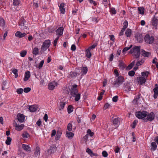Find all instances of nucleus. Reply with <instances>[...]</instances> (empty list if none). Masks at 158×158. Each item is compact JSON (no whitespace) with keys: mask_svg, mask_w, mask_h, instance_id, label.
Instances as JSON below:
<instances>
[{"mask_svg":"<svg viewBox=\"0 0 158 158\" xmlns=\"http://www.w3.org/2000/svg\"><path fill=\"white\" fill-rule=\"evenodd\" d=\"M20 1L19 0H14L13 4L14 6H18L20 4Z\"/></svg>","mask_w":158,"mask_h":158,"instance_id":"40","label":"nucleus"},{"mask_svg":"<svg viewBox=\"0 0 158 158\" xmlns=\"http://www.w3.org/2000/svg\"><path fill=\"white\" fill-rule=\"evenodd\" d=\"M72 129V125L71 123H69L67 125V129L69 131H71Z\"/></svg>","mask_w":158,"mask_h":158,"instance_id":"51","label":"nucleus"},{"mask_svg":"<svg viewBox=\"0 0 158 158\" xmlns=\"http://www.w3.org/2000/svg\"><path fill=\"white\" fill-rule=\"evenodd\" d=\"M144 62V60H141L137 62L136 63V65L137 66H139L141 65V64H143Z\"/></svg>","mask_w":158,"mask_h":158,"instance_id":"56","label":"nucleus"},{"mask_svg":"<svg viewBox=\"0 0 158 158\" xmlns=\"http://www.w3.org/2000/svg\"><path fill=\"white\" fill-rule=\"evenodd\" d=\"M22 137L25 139H26L30 137V135L27 131H24L22 134Z\"/></svg>","mask_w":158,"mask_h":158,"instance_id":"35","label":"nucleus"},{"mask_svg":"<svg viewBox=\"0 0 158 158\" xmlns=\"http://www.w3.org/2000/svg\"><path fill=\"white\" fill-rule=\"evenodd\" d=\"M135 37L138 41L141 43L143 41V36L142 34L139 33H136L135 35Z\"/></svg>","mask_w":158,"mask_h":158,"instance_id":"9","label":"nucleus"},{"mask_svg":"<svg viewBox=\"0 0 158 158\" xmlns=\"http://www.w3.org/2000/svg\"><path fill=\"white\" fill-rule=\"evenodd\" d=\"M118 97L117 96H115L113 97L112 98L113 101L114 102H116L118 101Z\"/></svg>","mask_w":158,"mask_h":158,"instance_id":"64","label":"nucleus"},{"mask_svg":"<svg viewBox=\"0 0 158 158\" xmlns=\"http://www.w3.org/2000/svg\"><path fill=\"white\" fill-rule=\"evenodd\" d=\"M109 37L110 38V40L113 41V42L115 41V38L114 37V36L112 35H110L109 36Z\"/></svg>","mask_w":158,"mask_h":158,"instance_id":"60","label":"nucleus"},{"mask_svg":"<svg viewBox=\"0 0 158 158\" xmlns=\"http://www.w3.org/2000/svg\"><path fill=\"white\" fill-rule=\"evenodd\" d=\"M87 133L90 136H92L94 135V133L92 132L90 129L88 130Z\"/></svg>","mask_w":158,"mask_h":158,"instance_id":"57","label":"nucleus"},{"mask_svg":"<svg viewBox=\"0 0 158 158\" xmlns=\"http://www.w3.org/2000/svg\"><path fill=\"white\" fill-rule=\"evenodd\" d=\"M64 4L63 3H61L59 6L61 13L64 14L65 12V9L64 8Z\"/></svg>","mask_w":158,"mask_h":158,"instance_id":"22","label":"nucleus"},{"mask_svg":"<svg viewBox=\"0 0 158 158\" xmlns=\"http://www.w3.org/2000/svg\"><path fill=\"white\" fill-rule=\"evenodd\" d=\"M11 139L10 137H7V139L6 141V143L7 145H9L10 144L11 141Z\"/></svg>","mask_w":158,"mask_h":158,"instance_id":"45","label":"nucleus"},{"mask_svg":"<svg viewBox=\"0 0 158 158\" xmlns=\"http://www.w3.org/2000/svg\"><path fill=\"white\" fill-rule=\"evenodd\" d=\"M149 73V72L148 71H146V72H142L141 73L142 76L144 77H148Z\"/></svg>","mask_w":158,"mask_h":158,"instance_id":"50","label":"nucleus"},{"mask_svg":"<svg viewBox=\"0 0 158 158\" xmlns=\"http://www.w3.org/2000/svg\"><path fill=\"white\" fill-rule=\"evenodd\" d=\"M74 135V133L72 132L66 131V136L69 139L73 138Z\"/></svg>","mask_w":158,"mask_h":158,"instance_id":"27","label":"nucleus"},{"mask_svg":"<svg viewBox=\"0 0 158 158\" xmlns=\"http://www.w3.org/2000/svg\"><path fill=\"white\" fill-rule=\"evenodd\" d=\"M48 48L42 45L41 47V52H44Z\"/></svg>","mask_w":158,"mask_h":158,"instance_id":"49","label":"nucleus"},{"mask_svg":"<svg viewBox=\"0 0 158 158\" xmlns=\"http://www.w3.org/2000/svg\"><path fill=\"white\" fill-rule=\"evenodd\" d=\"M112 118V123L114 125H118L119 123V118L118 117H113Z\"/></svg>","mask_w":158,"mask_h":158,"instance_id":"21","label":"nucleus"},{"mask_svg":"<svg viewBox=\"0 0 158 158\" xmlns=\"http://www.w3.org/2000/svg\"><path fill=\"white\" fill-rule=\"evenodd\" d=\"M144 39L145 42L149 44H152L154 42V37L152 36H150L148 34H147Z\"/></svg>","mask_w":158,"mask_h":158,"instance_id":"5","label":"nucleus"},{"mask_svg":"<svg viewBox=\"0 0 158 158\" xmlns=\"http://www.w3.org/2000/svg\"><path fill=\"white\" fill-rule=\"evenodd\" d=\"M44 60H42L39 64L38 68L39 69H41L44 64Z\"/></svg>","mask_w":158,"mask_h":158,"instance_id":"52","label":"nucleus"},{"mask_svg":"<svg viewBox=\"0 0 158 158\" xmlns=\"http://www.w3.org/2000/svg\"><path fill=\"white\" fill-rule=\"evenodd\" d=\"M29 110L30 111L34 112L37 110V107L34 105L31 106L29 107Z\"/></svg>","mask_w":158,"mask_h":158,"instance_id":"33","label":"nucleus"},{"mask_svg":"<svg viewBox=\"0 0 158 158\" xmlns=\"http://www.w3.org/2000/svg\"><path fill=\"white\" fill-rule=\"evenodd\" d=\"M30 77V73L29 71L26 72L25 74V77L24 81H27L28 80Z\"/></svg>","mask_w":158,"mask_h":158,"instance_id":"23","label":"nucleus"},{"mask_svg":"<svg viewBox=\"0 0 158 158\" xmlns=\"http://www.w3.org/2000/svg\"><path fill=\"white\" fill-rule=\"evenodd\" d=\"M135 64V61L134 60L132 61L130 64H129L127 67L126 68V69L127 70H128L131 69L134 66Z\"/></svg>","mask_w":158,"mask_h":158,"instance_id":"29","label":"nucleus"},{"mask_svg":"<svg viewBox=\"0 0 158 158\" xmlns=\"http://www.w3.org/2000/svg\"><path fill=\"white\" fill-rule=\"evenodd\" d=\"M125 35L127 37H130L131 35V29L127 28L125 32Z\"/></svg>","mask_w":158,"mask_h":158,"instance_id":"31","label":"nucleus"},{"mask_svg":"<svg viewBox=\"0 0 158 158\" xmlns=\"http://www.w3.org/2000/svg\"><path fill=\"white\" fill-rule=\"evenodd\" d=\"M65 104V102H60V106L59 107V109L60 110H61V109H63Z\"/></svg>","mask_w":158,"mask_h":158,"instance_id":"44","label":"nucleus"},{"mask_svg":"<svg viewBox=\"0 0 158 158\" xmlns=\"http://www.w3.org/2000/svg\"><path fill=\"white\" fill-rule=\"evenodd\" d=\"M86 152L91 156H98V154L96 153H94L93 152L91 149L89 148H87L86 150Z\"/></svg>","mask_w":158,"mask_h":158,"instance_id":"20","label":"nucleus"},{"mask_svg":"<svg viewBox=\"0 0 158 158\" xmlns=\"http://www.w3.org/2000/svg\"><path fill=\"white\" fill-rule=\"evenodd\" d=\"M73 107L71 105H69L68 107V112L69 114L73 111Z\"/></svg>","mask_w":158,"mask_h":158,"instance_id":"41","label":"nucleus"},{"mask_svg":"<svg viewBox=\"0 0 158 158\" xmlns=\"http://www.w3.org/2000/svg\"><path fill=\"white\" fill-rule=\"evenodd\" d=\"M148 112L146 111H139L135 112V114L136 117L139 119H144L146 117Z\"/></svg>","mask_w":158,"mask_h":158,"instance_id":"4","label":"nucleus"},{"mask_svg":"<svg viewBox=\"0 0 158 158\" xmlns=\"http://www.w3.org/2000/svg\"><path fill=\"white\" fill-rule=\"evenodd\" d=\"M152 147L151 150L152 151H155L156 150L157 148V145L155 142H152L151 144Z\"/></svg>","mask_w":158,"mask_h":158,"instance_id":"34","label":"nucleus"},{"mask_svg":"<svg viewBox=\"0 0 158 158\" xmlns=\"http://www.w3.org/2000/svg\"><path fill=\"white\" fill-rule=\"evenodd\" d=\"M135 73L134 71L131 70L129 72L128 74L130 76L133 77Z\"/></svg>","mask_w":158,"mask_h":158,"instance_id":"54","label":"nucleus"},{"mask_svg":"<svg viewBox=\"0 0 158 158\" xmlns=\"http://www.w3.org/2000/svg\"><path fill=\"white\" fill-rule=\"evenodd\" d=\"M31 90V89L29 87L25 88L24 89V91L26 93H27L30 92Z\"/></svg>","mask_w":158,"mask_h":158,"instance_id":"59","label":"nucleus"},{"mask_svg":"<svg viewBox=\"0 0 158 158\" xmlns=\"http://www.w3.org/2000/svg\"><path fill=\"white\" fill-rule=\"evenodd\" d=\"M51 44V41L49 40H45L43 43V45L44 46H45L49 48Z\"/></svg>","mask_w":158,"mask_h":158,"instance_id":"25","label":"nucleus"},{"mask_svg":"<svg viewBox=\"0 0 158 158\" xmlns=\"http://www.w3.org/2000/svg\"><path fill=\"white\" fill-rule=\"evenodd\" d=\"M90 50L88 48L86 50L85 52L86 53V55L87 57L88 58H90L91 56V54L90 52Z\"/></svg>","mask_w":158,"mask_h":158,"instance_id":"36","label":"nucleus"},{"mask_svg":"<svg viewBox=\"0 0 158 158\" xmlns=\"http://www.w3.org/2000/svg\"><path fill=\"white\" fill-rule=\"evenodd\" d=\"M132 46V45H131L129 47H126L123 49V52H126L130 49Z\"/></svg>","mask_w":158,"mask_h":158,"instance_id":"58","label":"nucleus"},{"mask_svg":"<svg viewBox=\"0 0 158 158\" xmlns=\"http://www.w3.org/2000/svg\"><path fill=\"white\" fill-rule=\"evenodd\" d=\"M57 150V148L55 146L52 145L51 146L49 149L48 150L47 152L50 154L56 152Z\"/></svg>","mask_w":158,"mask_h":158,"instance_id":"13","label":"nucleus"},{"mask_svg":"<svg viewBox=\"0 0 158 158\" xmlns=\"http://www.w3.org/2000/svg\"><path fill=\"white\" fill-rule=\"evenodd\" d=\"M15 127L16 130L18 131H20L23 129L24 127V125L22 124L21 125H19L16 124Z\"/></svg>","mask_w":158,"mask_h":158,"instance_id":"26","label":"nucleus"},{"mask_svg":"<svg viewBox=\"0 0 158 158\" xmlns=\"http://www.w3.org/2000/svg\"><path fill=\"white\" fill-rule=\"evenodd\" d=\"M147 118L143 119V122L145 123L148 121L151 122L155 119V115L153 112H151L150 113H148L147 115Z\"/></svg>","mask_w":158,"mask_h":158,"instance_id":"2","label":"nucleus"},{"mask_svg":"<svg viewBox=\"0 0 158 158\" xmlns=\"http://www.w3.org/2000/svg\"><path fill=\"white\" fill-rule=\"evenodd\" d=\"M140 46H135L131 49L129 53L130 54L133 53V55L136 58L139 57L140 54Z\"/></svg>","mask_w":158,"mask_h":158,"instance_id":"1","label":"nucleus"},{"mask_svg":"<svg viewBox=\"0 0 158 158\" xmlns=\"http://www.w3.org/2000/svg\"><path fill=\"white\" fill-rule=\"evenodd\" d=\"M57 85V83L55 81H52L48 84V89L50 90H52L54 89L55 86H56Z\"/></svg>","mask_w":158,"mask_h":158,"instance_id":"8","label":"nucleus"},{"mask_svg":"<svg viewBox=\"0 0 158 158\" xmlns=\"http://www.w3.org/2000/svg\"><path fill=\"white\" fill-rule=\"evenodd\" d=\"M128 22L127 20H125L123 23V28L126 30L128 26Z\"/></svg>","mask_w":158,"mask_h":158,"instance_id":"53","label":"nucleus"},{"mask_svg":"<svg viewBox=\"0 0 158 158\" xmlns=\"http://www.w3.org/2000/svg\"><path fill=\"white\" fill-rule=\"evenodd\" d=\"M141 54L144 57H148L151 54V53L146 52L143 49H142L141 51Z\"/></svg>","mask_w":158,"mask_h":158,"instance_id":"19","label":"nucleus"},{"mask_svg":"<svg viewBox=\"0 0 158 158\" xmlns=\"http://www.w3.org/2000/svg\"><path fill=\"white\" fill-rule=\"evenodd\" d=\"M88 71V69L87 67H82V72L84 74H86Z\"/></svg>","mask_w":158,"mask_h":158,"instance_id":"47","label":"nucleus"},{"mask_svg":"<svg viewBox=\"0 0 158 158\" xmlns=\"http://www.w3.org/2000/svg\"><path fill=\"white\" fill-rule=\"evenodd\" d=\"M77 87V85L76 84L73 85L72 86L71 91L70 94L73 97H74L78 92Z\"/></svg>","mask_w":158,"mask_h":158,"instance_id":"7","label":"nucleus"},{"mask_svg":"<svg viewBox=\"0 0 158 158\" xmlns=\"http://www.w3.org/2000/svg\"><path fill=\"white\" fill-rule=\"evenodd\" d=\"M22 147L24 150L27 151H30V148L28 145H26L25 144H23L22 145Z\"/></svg>","mask_w":158,"mask_h":158,"instance_id":"32","label":"nucleus"},{"mask_svg":"<svg viewBox=\"0 0 158 158\" xmlns=\"http://www.w3.org/2000/svg\"><path fill=\"white\" fill-rule=\"evenodd\" d=\"M110 12L112 15H115L116 13V11L114 7H110Z\"/></svg>","mask_w":158,"mask_h":158,"instance_id":"38","label":"nucleus"},{"mask_svg":"<svg viewBox=\"0 0 158 158\" xmlns=\"http://www.w3.org/2000/svg\"><path fill=\"white\" fill-rule=\"evenodd\" d=\"M17 117L18 119L20 122L22 123L24 121L25 117L23 114L19 113L18 114Z\"/></svg>","mask_w":158,"mask_h":158,"instance_id":"18","label":"nucleus"},{"mask_svg":"<svg viewBox=\"0 0 158 158\" xmlns=\"http://www.w3.org/2000/svg\"><path fill=\"white\" fill-rule=\"evenodd\" d=\"M59 36H58L56 38L54 41L53 45L54 46H56L57 43V41L59 39Z\"/></svg>","mask_w":158,"mask_h":158,"instance_id":"62","label":"nucleus"},{"mask_svg":"<svg viewBox=\"0 0 158 158\" xmlns=\"http://www.w3.org/2000/svg\"><path fill=\"white\" fill-rule=\"evenodd\" d=\"M118 66L119 68L122 70H123L126 66L125 64L122 61H120Z\"/></svg>","mask_w":158,"mask_h":158,"instance_id":"28","label":"nucleus"},{"mask_svg":"<svg viewBox=\"0 0 158 158\" xmlns=\"http://www.w3.org/2000/svg\"><path fill=\"white\" fill-rule=\"evenodd\" d=\"M27 54V51L26 50H24L22 51L20 53V56L22 57H24Z\"/></svg>","mask_w":158,"mask_h":158,"instance_id":"42","label":"nucleus"},{"mask_svg":"<svg viewBox=\"0 0 158 158\" xmlns=\"http://www.w3.org/2000/svg\"><path fill=\"white\" fill-rule=\"evenodd\" d=\"M137 122V121L136 120H135L134 121L132 126V128H134L135 127Z\"/></svg>","mask_w":158,"mask_h":158,"instance_id":"63","label":"nucleus"},{"mask_svg":"<svg viewBox=\"0 0 158 158\" xmlns=\"http://www.w3.org/2000/svg\"><path fill=\"white\" fill-rule=\"evenodd\" d=\"M26 22L23 18H21L19 22V26L21 29H27V27L25 24Z\"/></svg>","mask_w":158,"mask_h":158,"instance_id":"6","label":"nucleus"},{"mask_svg":"<svg viewBox=\"0 0 158 158\" xmlns=\"http://www.w3.org/2000/svg\"><path fill=\"white\" fill-rule=\"evenodd\" d=\"M5 25V21L2 18H0V27H1L2 29H4V27Z\"/></svg>","mask_w":158,"mask_h":158,"instance_id":"24","label":"nucleus"},{"mask_svg":"<svg viewBox=\"0 0 158 158\" xmlns=\"http://www.w3.org/2000/svg\"><path fill=\"white\" fill-rule=\"evenodd\" d=\"M139 13L141 15H143L144 14V8L143 7H139L138 8Z\"/></svg>","mask_w":158,"mask_h":158,"instance_id":"37","label":"nucleus"},{"mask_svg":"<svg viewBox=\"0 0 158 158\" xmlns=\"http://www.w3.org/2000/svg\"><path fill=\"white\" fill-rule=\"evenodd\" d=\"M32 53L33 54L37 55L39 53V49L35 47L33 49Z\"/></svg>","mask_w":158,"mask_h":158,"instance_id":"39","label":"nucleus"},{"mask_svg":"<svg viewBox=\"0 0 158 158\" xmlns=\"http://www.w3.org/2000/svg\"><path fill=\"white\" fill-rule=\"evenodd\" d=\"M102 155L104 157H106L108 156V153L106 151H103L102 153Z\"/></svg>","mask_w":158,"mask_h":158,"instance_id":"61","label":"nucleus"},{"mask_svg":"<svg viewBox=\"0 0 158 158\" xmlns=\"http://www.w3.org/2000/svg\"><path fill=\"white\" fill-rule=\"evenodd\" d=\"M155 87L153 89V91L154 92L153 97L154 98L156 99L158 95V86L157 84L155 85Z\"/></svg>","mask_w":158,"mask_h":158,"instance_id":"14","label":"nucleus"},{"mask_svg":"<svg viewBox=\"0 0 158 158\" xmlns=\"http://www.w3.org/2000/svg\"><path fill=\"white\" fill-rule=\"evenodd\" d=\"M110 106V104L107 103H106L104 106L103 109L104 110H106Z\"/></svg>","mask_w":158,"mask_h":158,"instance_id":"55","label":"nucleus"},{"mask_svg":"<svg viewBox=\"0 0 158 158\" xmlns=\"http://www.w3.org/2000/svg\"><path fill=\"white\" fill-rule=\"evenodd\" d=\"M26 35V34L25 33H22L19 31H17L16 32L15 35L17 37L21 38L24 37Z\"/></svg>","mask_w":158,"mask_h":158,"instance_id":"16","label":"nucleus"},{"mask_svg":"<svg viewBox=\"0 0 158 158\" xmlns=\"http://www.w3.org/2000/svg\"><path fill=\"white\" fill-rule=\"evenodd\" d=\"M40 153V149L39 147H36L34 150V155L35 157L39 156Z\"/></svg>","mask_w":158,"mask_h":158,"instance_id":"12","label":"nucleus"},{"mask_svg":"<svg viewBox=\"0 0 158 158\" xmlns=\"http://www.w3.org/2000/svg\"><path fill=\"white\" fill-rule=\"evenodd\" d=\"M75 97V100L76 101H78L80 98L81 97V94H76V95L74 96Z\"/></svg>","mask_w":158,"mask_h":158,"instance_id":"43","label":"nucleus"},{"mask_svg":"<svg viewBox=\"0 0 158 158\" xmlns=\"http://www.w3.org/2000/svg\"><path fill=\"white\" fill-rule=\"evenodd\" d=\"M10 87V83L9 82L5 81H3L2 85V89L4 90Z\"/></svg>","mask_w":158,"mask_h":158,"instance_id":"11","label":"nucleus"},{"mask_svg":"<svg viewBox=\"0 0 158 158\" xmlns=\"http://www.w3.org/2000/svg\"><path fill=\"white\" fill-rule=\"evenodd\" d=\"M64 28L63 27H60L58 28L56 30V35H58L60 37L63 34Z\"/></svg>","mask_w":158,"mask_h":158,"instance_id":"15","label":"nucleus"},{"mask_svg":"<svg viewBox=\"0 0 158 158\" xmlns=\"http://www.w3.org/2000/svg\"><path fill=\"white\" fill-rule=\"evenodd\" d=\"M152 25L156 29H157L158 26V19L155 16L152 19Z\"/></svg>","mask_w":158,"mask_h":158,"instance_id":"10","label":"nucleus"},{"mask_svg":"<svg viewBox=\"0 0 158 158\" xmlns=\"http://www.w3.org/2000/svg\"><path fill=\"white\" fill-rule=\"evenodd\" d=\"M124 79L122 76H119L113 83V85L116 87H118L124 82Z\"/></svg>","mask_w":158,"mask_h":158,"instance_id":"3","label":"nucleus"},{"mask_svg":"<svg viewBox=\"0 0 158 158\" xmlns=\"http://www.w3.org/2000/svg\"><path fill=\"white\" fill-rule=\"evenodd\" d=\"M79 73L76 72H71L70 73L69 76L72 78L74 77L79 75Z\"/></svg>","mask_w":158,"mask_h":158,"instance_id":"30","label":"nucleus"},{"mask_svg":"<svg viewBox=\"0 0 158 158\" xmlns=\"http://www.w3.org/2000/svg\"><path fill=\"white\" fill-rule=\"evenodd\" d=\"M137 80L140 85H142L143 84L145 83L146 79L145 77H141L137 78Z\"/></svg>","mask_w":158,"mask_h":158,"instance_id":"17","label":"nucleus"},{"mask_svg":"<svg viewBox=\"0 0 158 158\" xmlns=\"http://www.w3.org/2000/svg\"><path fill=\"white\" fill-rule=\"evenodd\" d=\"M23 90L22 88H20L16 89V92L18 94H21L23 92Z\"/></svg>","mask_w":158,"mask_h":158,"instance_id":"48","label":"nucleus"},{"mask_svg":"<svg viewBox=\"0 0 158 158\" xmlns=\"http://www.w3.org/2000/svg\"><path fill=\"white\" fill-rule=\"evenodd\" d=\"M12 73L15 74V77L16 78L18 77V70L16 69H14L12 71Z\"/></svg>","mask_w":158,"mask_h":158,"instance_id":"46","label":"nucleus"}]
</instances>
